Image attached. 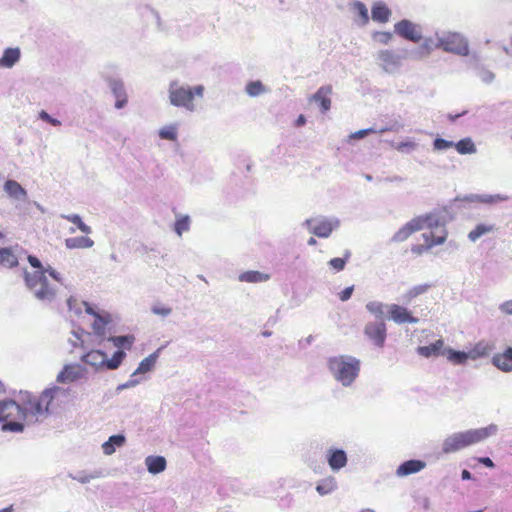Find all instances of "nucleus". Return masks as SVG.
Returning a JSON list of instances; mask_svg holds the SVG:
<instances>
[{"label": "nucleus", "mask_w": 512, "mask_h": 512, "mask_svg": "<svg viewBox=\"0 0 512 512\" xmlns=\"http://www.w3.org/2000/svg\"><path fill=\"white\" fill-rule=\"evenodd\" d=\"M21 58V50L18 47L6 48L0 57V68H12Z\"/></svg>", "instance_id": "24"}, {"label": "nucleus", "mask_w": 512, "mask_h": 512, "mask_svg": "<svg viewBox=\"0 0 512 512\" xmlns=\"http://www.w3.org/2000/svg\"><path fill=\"white\" fill-rule=\"evenodd\" d=\"M478 461L488 468H493L495 466L494 462L489 457H481Z\"/></svg>", "instance_id": "62"}, {"label": "nucleus", "mask_w": 512, "mask_h": 512, "mask_svg": "<svg viewBox=\"0 0 512 512\" xmlns=\"http://www.w3.org/2000/svg\"><path fill=\"white\" fill-rule=\"evenodd\" d=\"M327 462L333 471H338L347 464L346 452L342 449L330 448L326 454Z\"/></svg>", "instance_id": "18"}, {"label": "nucleus", "mask_w": 512, "mask_h": 512, "mask_svg": "<svg viewBox=\"0 0 512 512\" xmlns=\"http://www.w3.org/2000/svg\"><path fill=\"white\" fill-rule=\"evenodd\" d=\"M126 443V438L122 434L112 435L102 444L103 453L107 456L112 455L116 448L122 447Z\"/></svg>", "instance_id": "28"}, {"label": "nucleus", "mask_w": 512, "mask_h": 512, "mask_svg": "<svg viewBox=\"0 0 512 512\" xmlns=\"http://www.w3.org/2000/svg\"><path fill=\"white\" fill-rule=\"evenodd\" d=\"M364 335L377 347L382 348L387 337L384 320L368 322L364 327Z\"/></svg>", "instance_id": "11"}, {"label": "nucleus", "mask_w": 512, "mask_h": 512, "mask_svg": "<svg viewBox=\"0 0 512 512\" xmlns=\"http://www.w3.org/2000/svg\"><path fill=\"white\" fill-rule=\"evenodd\" d=\"M49 274L50 277H52L54 280H56L57 282H62V278H61V275L56 271L54 270L51 266H48L46 269H45V275L46 274Z\"/></svg>", "instance_id": "60"}, {"label": "nucleus", "mask_w": 512, "mask_h": 512, "mask_svg": "<svg viewBox=\"0 0 512 512\" xmlns=\"http://www.w3.org/2000/svg\"><path fill=\"white\" fill-rule=\"evenodd\" d=\"M190 229V218L189 216H183L176 220L174 225L175 232L181 236L184 232Z\"/></svg>", "instance_id": "46"}, {"label": "nucleus", "mask_w": 512, "mask_h": 512, "mask_svg": "<svg viewBox=\"0 0 512 512\" xmlns=\"http://www.w3.org/2000/svg\"><path fill=\"white\" fill-rule=\"evenodd\" d=\"M435 43H436V38H432V37H429V38H426L421 46V48L423 50H426V53L425 55H429L430 52L436 48L435 47Z\"/></svg>", "instance_id": "54"}, {"label": "nucleus", "mask_w": 512, "mask_h": 512, "mask_svg": "<svg viewBox=\"0 0 512 512\" xmlns=\"http://www.w3.org/2000/svg\"><path fill=\"white\" fill-rule=\"evenodd\" d=\"M467 114V110H464L463 112L459 113V114H448V119L451 121V122H455L458 118L464 116Z\"/></svg>", "instance_id": "64"}, {"label": "nucleus", "mask_w": 512, "mask_h": 512, "mask_svg": "<svg viewBox=\"0 0 512 512\" xmlns=\"http://www.w3.org/2000/svg\"><path fill=\"white\" fill-rule=\"evenodd\" d=\"M108 86L115 97V108L122 109L126 106L128 102V97L126 93V89L124 86V82L118 78H110L108 80Z\"/></svg>", "instance_id": "14"}, {"label": "nucleus", "mask_w": 512, "mask_h": 512, "mask_svg": "<svg viewBox=\"0 0 512 512\" xmlns=\"http://www.w3.org/2000/svg\"><path fill=\"white\" fill-rule=\"evenodd\" d=\"M61 218L66 219L67 221H69V222H71V223L75 224V225L77 226V228H78L81 232H83V233H85V234H90V233H92V229H91V227H90V226H88V225H86V224L82 221V219H81L80 215H78V214H67V215H66V214H62V215H61Z\"/></svg>", "instance_id": "40"}, {"label": "nucleus", "mask_w": 512, "mask_h": 512, "mask_svg": "<svg viewBox=\"0 0 512 512\" xmlns=\"http://www.w3.org/2000/svg\"><path fill=\"white\" fill-rule=\"evenodd\" d=\"M372 38L382 45H387L391 42L393 35L391 32L382 31L373 33Z\"/></svg>", "instance_id": "47"}, {"label": "nucleus", "mask_w": 512, "mask_h": 512, "mask_svg": "<svg viewBox=\"0 0 512 512\" xmlns=\"http://www.w3.org/2000/svg\"><path fill=\"white\" fill-rule=\"evenodd\" d=\"M327 367L333 379L347 388L359 376L361 362L351 355H338L328 358Z\"/></svg>", "instance_id": "4"}, {"label": "nucleus", "mask_w": 512, "mask_h": 512, "mask_svg": "<svg viewBox=\"0 0 512 512\" xmlns=\"http://www.w3.org/2000/svg\"><path fill=\"white\" fill-rule=\"evenodd\" d=\"M495 230V225L479 223L468 233V239L471 242H476L482 236L489 234Z\"/></svg>", "instance_id": "31"}, {"label": "nucleus", "mask_w": 512, "mask_h": 512, "mask_svg": "<svg viewBox=\"0 0 512 512\" xmlns=\"http://www.w3.org/2000/svg\"><path fill=\"white\" fill-rule=\"evenodd\" d=\"M455 201L478 202L479 194H469L464 197H457Z\"/></svg>", "instance_id": "61"}, {"label": "nucleus", "mask_w": 512, "mask_h": 512, "mask_svg": "<svg viewBox=\"0 0 512 512\" xmlns=\"http://www.w3.org/2000/svg\"><path fill=\"white\" fill-rule=\"evenodd\" d=\"M447 235H448V232H447L446 228H442L435 232L433 231L432 240L430 243H428L426 245V249H431L432 247H434L436 245L443 244L447 239Z\"/></svg>", "instance_id": "42"}, {"label": "nucleus", "mask_w": 512, "mask_h": 512, "mask_svg": "<svg viewBox=\"0 0 512 512\" xmlns=\"http://www.w3.org/2000/svg\"><path fill=\"white\" fill-rule=\"evenodd\" d=\"M416 219H420L422 229L429 228L431 230L436 229L437 231L445 228L446 220L443 215L438 213H430L425 216L415 217Z\"/></svg>", "instance_id": "20"}, {"label": "nucleus", "mask_w": 512, "mask_h": 512, "mask_svg": "<svg viewBox=\"0 0 512 512\" xmlns=\"http://www.w3.org/2000/svg\"><path fill=\"white\" fill-rule=\"evenodd\" d=\"M406 58L394 50H380L376 55L378 65L389 74L396 73L402 66V61Z\"/></svg>", "instance_id": "9"}, {"label": "nucleus", "mask_w": 512, "mask_h": 512, "mask_svg": "<svg viewBox=\"0 0 512 512\" xmlns=\"http://www.w3.org/2000/svg\"><path fill=\"white\" fill-rule=\"evenodd\" d=\"M498 430V426L492 423L482 428L454 432L443 440L441 452L446 455L459 452L469 446L481 443L489 437L495 436Z\"/></svg>", "instance_id": "2"}, {"label": "nucleus", "mask_w": 512, "mask_h": 512, "mask_svg": "<svg viewBox=\"0 0 512 512\" xmlns=\"http://www.w3.org/2000/svg\"><path fill=\"white\" fill-rule=\"evenodd\" d=\"M352 6H353L354 10L357 11V13L361 19L360 25H362V26L366 25L369 21V15H368V9L365 6V4L360 1H354L352 3Z\"/></svg>", "instance_id": "44"}, {"label": "nucleus", "mask_w": 512, "mask_h": 512, "mask_svg": "<svg viewBox=\"0 0 512 512\" xmlns=\"http://www.w3.org/2000/svg\"><path fill=\"white\" fill-rule=\"evenodd\" d=\"M39 118L45 122L50 123L53 126L61 125V122L58 119L51 117L46 111H41L39 113Z\"/></svg>", "instance_id": "55"}, {"label": "nucleus", "mask_w": 512, "mask_h": 512, "mask_svg": "<svg viewBox=\"0 0 512 512\" xmlns=\"http://www.w3.org/2000/svg\"><path fill=\"white\" fill-rule=\"evenodd\" d=\"M417 147H418V144L415 141L410 140V139L399 142L396 145H394V148L396 150H398L401 153H406V154L413 152L414 150L417 149Z\"/></svg>", "instance_id": "45"}, {"label": "nucleus", "mask_w": 512, "mask_h": 512, "mask_svg": "<svg viewBox=\"0 0 512 512\" xmlns=\"http://www.w3.org/2000/svg\"><path fill=\"white\" fill-rule=\"evenodd\" d=\"M268 275H265L258 271H247L239 276V280L248 283H258L268 280Z\"/></svg>", "instance_id": "38"}, {"label": "nucleus", "mask_w": 512, "mask_h": 512, "mask_svg": "<svg viewBox=\"0 0 512 512\" xmlns=\"http://www.w3.org/2000/svg\"><path fill=\"white\" fill-rule=\"evenodd\" d=\"M447 360L455 365H463L468 360L467 352L456 351L452 348L446 347L445 355Z\"/></svg>", "instance_id": "36"}, {"label": "nucleus", "mask_w": 512, "mask_h": 512, "mask_svg": "<svg viewBox=\"0 0 512 512\" xmlns=\"http://www.w3.org/2000/svg\"><path fill=\"white\" fill-rule=\"evenodd\" d=\"M69 477H71L74 480H77L78 482L82 484L89 483L92 479L96 478V475L87 474L85 472H80L77 475L69 474Z\"/></svg>", "instance_id": "51"}, {"label": "nucleus", "mask_w": 512, "mask_h": 512, "mask_svg": "<svg viewBox=\"0 0 512 512\" xmlns=\"http://www.w3.org/2000/svg\"><path fill=\"white\" fill-rule=\"evenodd\" d=\"M86 370L79 365H66L57 375V381L60 383H72L84 378Z\"/></svg>", "instance_id": "15"}, {"label": "nucleus", "mask_w": 512, "mask_h": 512, "mask_svg": "<svg viewBox=\"0 0 512 512\" xmlns=\"http://www.w3.org/2000/svg\"><path fill=\"white\" fill-rule=\"evenodd\" d=\"M64 394V389L58 386L45 389L40 396H28L23 406L14 400L0 401V422L2 431L22 432L24 425H31L46 419L50 413V405L59 395Z\"/></svg>", "instance_id": "1"}, {"label": "nucleus", "mask_w": 512, "mask_h": 512, "mask_svg": "<svg viewBox=\"0 0 512 512\" xmlns=\"http://www.w3.org/2000/svg\"><path fill=\"white\" fill-rule=\"evenodd\" d=\"M426 467V463L422 460H408L400 464L396 470L398 477H405L417 473Z\"/></svg>", "instance_id": "22"}, {"label": "nucleus", "mask_w": 512, "mask_h": 512, "mask_svg": "<svg viewBox=\"0 0 512 512\" xmlns=\"http://www.w3.org/2000/svg\"><path fill=\"white\" fill-rule=\"evenodd\" d=\"M349 255L350 253L347 252L345 258H333L328 262V265L335 271L340 272L345 268Z\"/></svg>", "instance_id": "48"}, {"label": "nucleus", "mask_w": 512, "mask_h": 512, "mask_svg": "<svg viewBox=\"0 0 512 512\" xmlns=\"http://www.w3.org/2000/svg\"><path fill=\"white\" fill-rule=\"evenodd\" d=\"M302 225L317 237L328 238L340 226V220L336 217L319 216L306 219Z\"/></svg>", "instance_id": "8"}, {"label": "nucleus", "mask_w": 512, "mask_h": 512, "mask_svg": "<svg viewBox=\"0 0 512 512\" xmlns=\"http://www.w3.org/2000/svg\"><path fill=\"white\" fill-rule=\"evenodd\" d=\"M332 87L330 85L320 87L317 92L312 96L311 100L320 105L323 113L327 112L331 107L330 95Z\"/></svg>", "instance_id": "21"}, {"label": "nucleus", "mask_w": 512, "mask_h": 512, "mask_svg": "<svg viewBox=\"0 0 512 512\" xmlns=\"http://www.w3.org/2000/svg\"><path fill=\"white\" fill-rule=\"evenodd\" d=\"M93 245L94 241L86 236L65 239V246L68 249L91 248Z\"/></svg>", "instance_id": "32"}, {"label": "nucleus", "mask_w": 512, "mask_h": 512, "mask_svg": "<svg viewBox=\"0 0 512 512\" xmlns=\"http://www.w3.org/2000/svg\"><path fill=\"white\" fill-rule=\"evenodd\" d=\"M158 135L161 139L176 141L178 138V125L170 124L160 128Z\"/></svg>", "instance_id": "39"}, {"label": "nucleus", "mask_w": 512, "mask_h": 512, "mask_svg": "<svg viewBox=\"0 0 512 512\" xmlns=\"http://www.w3.org/2000/svg\"><path fill=\"white\" fill-rule=\"evenodd\" d=\"M510 197L507 195L502 194H495V195H489V194H479V201L480 203L484 204H496L499 202L507 201Z\"/></svg>", "instance_id": "43"}, {"label": "nucleus", "mask_w": 512, "mask_h": 512, "mask_svg": "<svg viewBox=\"0 0 512 512\" xmlns=\"http://www.w3.org/2000/svg\"><path fill=\"white\" fill-rule=\"evenodd\" d=\"M3 190L13 201L25 202L28 199V193L16 180L9 179L4 182Z\"/></svg>", "instance_id": "16"}, {"label": "nucleus", "mask_w": 512, "mask_h": 512, "mask_svg": "<svg viewBox=\"0 0 512 512\" xmlns=\"http://www.w3.org/2000/svg\"><path fill=\"white\" fill-rule=\"evenodd\" d=\"M499 309L504 314L512 315V300H508V301L503 302L499 306Z\"/></svg>", "instance_id": "59"}, {"label": "nucleus", "mask_w": 512, "mask_h": 512, "mask_svg": "<svg viewBox=\"0 0 512 512\" xmlns=\"http://www.w3.org/2000/svg\"><path fill=\"white\" fill-rule=\"evenodd\" d=\"M152 312L154 314H156V315H160V316L166 317V316L171 314L172 309L170 307H167V306H153L152 307Z\"/></svg>", "instance_id": "57"}, {"label": "nucleus", "mask_w": 512, "mask_h": 512, "mask_svg": "<svg viewBox=\"0 0 512 512\" xmlns=\"http://www.w3.org/2000/svg\"><path fill=\"white\" fill-rule=\"evenodd\" d=\"M445 350L446 347L442 339H438L434 343H431L427 346H419L416 349L417 353L425 358L438 357L440 355L444 356Z\"/></svg>", "instance_id": "19"}, {"label": "nucleus", "mask_w": 512, "mask_h": 512, "mask_svg": "<svg viewBox=\"0 0 512 512\" xmlns=\"http://www.w3.org/2000/svg\"><path fill=\"white\" fill-rule=\"evenodd\" d=\"M454 147L461 155L475 154L477 152L476 145L470 137L463 138L460 141L454 143Z\"/></svg>", "instance_id": "34"}, {"label": "nucleus", "mask_w": 512, "mask_h": 512, "mask_svg": "<svg viewBox=\"0 0 512 512\" xmlns=\"http://www.w3.org/2000/svg\"><path fill=\"white\" fill-rule=\"evenodd\" d=\"M28 261L37 270L33 273L24 272L27 288L37 300L46 303L52 302L56 297V289L48 283L47 276L45 275L46 268L35 256L29 255Z\"/></svg>", "instance_id": "3"}, {"label": "nucleus", "mask_w": 512, "mask_h": 512, "mask_svg": "<svg viewBox=\"0 0 512 512\" xmlns=\"http://www.w3.org/2000/svg\"><path fill=\"white\" fill-rule=\"evenodd\" d=\"M354 291V286H349V287H346L344 290H342L338 296H339V299L342 301V302H345L347 300H349L352 296V293Z\"/></svg>", "instance_id": "58"}, {"label": "nucleus", "mask_w": 512, "mask_h": 512, "mask_svg": "<svg viewBox=\"0 0 512 512\" xmlns=\"http://www.w3.org/2000/svg\"><path fill=\"white\" fill-rule=\"evenodd\" d=\"M491 347L485 342H478L473 348L467 351V357L471 360H477L489 354Z\"/></svg>", "instance_id": "35"}, {"label": "nucleus", "mask_w": 512, "mask_h": 512, "mask_svg": "<svg viewBox=\"0 0 512 512\" xmlns=\"http://www.w3.org/2000/svg\"><path fill=\"white\" fill-rule=\"evenodd\" d=\"M145 465L151 474H158L166 469V459L163 456H147Z\"/></svg>", "instance_id": "29"}, {"label": "nucleus", "mask_w": 512, "mask_h": 512, "mask_svg": "<svg viewBox=\"0 0 512 512\" xmlns=\"http://www.w3.org/2000/svg\"><path fill=\"white\" fill-rule=\"evenodd\" d=\"M421 221L420 219L413 218L407 222L393 235L392 241L397 243L403 242L414 232L422 230Z\"/></svg>", "instance_id": "17"}, {"label": "nucleus", "mask_w": 512, "mask_h": 512, "mask_svg": "<svg viewBox=\"0 0 512 512\" xmlns=\"http://www.w3.org/2000/svg\"><path fill=\"white\" fill-rule=\"evenodd\" d=\"M161 348L144 358L138 365L137 369L132 373L133 377L137 378L140 374H145L152 371L159 358Z\"/></svg>", "instance_id": "25"}, {"label": "nucleus", "mask_w": 512, "mask_h": 512, "mask_svg": "<svg viewBox=\"0 0 512 512\" xmlns=\"http://www.w3.org/2000/svg\"><path fill=\"white\" fill-rule=\"evenodd\" d=\"M389 305L390 304H385V303L380 302V301H369L365 305V308H366V310L369 313L374 315L377 319L383 320L385 312L388 313V306Z\"/></svg>", "instance_id": "33"}, {"label": "nucleus", "mask_w": 512, "mask_h": 512, "mask_svg": "<svg viewBox=\"0 0 512 512\" xmlns=\"http://www.w3.org/2000/svg\"><path fill=\"white\" fill-rule=\"evenodd\" d=\"M492 363L503 372L512 371V348L508 347L503 353L495 354Z\"/></svg>", "instance_id": "23"}, {"label": "nucleus", "mask_w": 512, "mask_h": 512, "mask_svg": "<svg viewBox=\"0 0 512 512\" xmlns=\"http://www.w3.org/2000/svg\"><path fill=\"white\" fill-rule=\"evenodd\" d=\"M478 76L486 84L492 83L494 81V79H495V74L492 71L488 70V69H481L478 72Z\"/></svg>", "instance_id": "52"}, {"label": "nucleus", "mask_w": 512, "mask_h": 512, "mask_svg": "<svg viewBox=\"0 0 512 512\" xmlns=\"http://www.w3.org/2000/svg\"><path fill=\"white\" fill-rule=\"evenodd\" d=\"M17 247L0 249V266L5 268H13L18 264Z\"/></svg>", "instance_id": "27"}, {"label": "nucleus", "mask_w": 512, "mask_h": 512, "mask_svg": "<svg viewBox=\"0 0 512 512\" xmlns=\"http://www.w3.org/2000/svg\"><path fill=\"white\" fill-rule=\"evenodd\" d=\"M452 147H454L453 141L445 140L443 138H436L433 141V148H434V150H437V151L447 150Z\"/></svg>", "instance_id": "49"}, {"label": "nucleus", "mask_w": 512, "mask_h": 512, "mask_svg": "<svg viewBox=\"0 0 512 512\" xmlns=\"http://www.w3.org/2000/svg\"><path fill=\"white\" fill-rule=\"evenodd\" d=\"M394 32L398 36L414 43L420 42L423 38L421 25L408 19H402L395 23Z\"/></svg>", "instance_id": "10"}, {"label": "nucleus", "mask_w": 512, "mask_h": 512, "mask_svg": "<svg viewBox=\"0 0 512 512\" xmlns=\"http://www.w3.org/2000/svg\"><path fill=\"white\" fill-rule=\"evenodd\" d=\"M126 353L123 350H117L112 358L108 359L106 353L101 350H91L82 356V361L96 370L103 368L116 370L122 364Z\"/></svg>", "instance_id": "7"}, {"label": "nucleus", "mask_w": 512, "mask_h": 512, "mask_svg": "<svg viewBox=\"0 0 512 512\" xmlns=\"http://www.w3.org/2000/svg\"><path fill=\"white\" fill-rule=\"evenodd\" d=\"M436 48H441L446 52L460 56L469 54V43L467 38L458 32L443 31L435 33Z\"/></svg>", "instance_id": "6"}, {"label": "nucleus", "mask_w": 512, "mask_h": 512, "mask_svg": "<svg viewBox=\"0 0 512 512\" xmlns=\"http://www.w3.org/2000/svg\"><path fill=\"white\" fill-rule=\"evenodd\" d=\"M388 318L399 325L404 323L416 324L419 321L418 318L411 315L407 308L397 304L388 306Z\"/></svg>", "instance_id": "13"}, {"label": "nucleus", "mask_w": 512, "mask_h": 512, "mask_svg": "<svg viewBox=\"0 0 512 512\" xmlns=\"http://www.w3.org/2000/svg\"><path fill=\"white\" fill-rule=\"evenodd\" d=\"M205 88L203 85L189 86L185 83L172 81L168 88V98L172 106L183 108L188 112L196 111V100L202 99Z\"/></svg>", "instance_id": "5"}, {"label": "nucleus", "mask_w": 512, "mask_h": 512, "mask_svg": "<svg viewBox=\"0 0 512 512\" xmlns=\"http://www.w3.org/2000/svg\"><path fill=\"white\" fill-rule=\"evenodd\" d=\"M140 382V379L133 377V375L131 374L130 379L125 383L119 384L116 388V391L120 392L125 389L133 388L137 386Z\"/></svg>", "instance_id": "50"}, {"label": "nucleus", "mask_w": 512, "mask_h": 512, "mask_svg": "<svg viewBox=\"0 0 512 512\" xmlns=\"http://www.w3.org/2000/svg\"><path fill=\"white\" fill-rule=\"evenodd\" d=\"M428 288H429V285H427V284L415 286L409 290L408 296H409V298H414L418 295L425 293L428 290Z\"/></svg>", "instance_id": "53"}, {"label": "nucleus", "mask_w": 512, "mask_h": 512, "mask_svg": "<svg viewBox=\"0 0 512 512\" xmlns=\"http://www.w3.org/2000/svg\"><path fill=\"white\" fill-rule=\"evenodd\" d=\"M375 132H377V131L374 128L362 129V130L352 133L350 135V138L351 139H362L365 136L369 135L370 133H375Z\"/></svg>", "instance_id": "56"}, {"label": "nucleus", "mask_w": 512, "mask_h": 512, "mask_svg": "<svg viewBox=\"0 0 512 512\" xmlns=\"http://www.w3.org/2000/svg\"><path fill=\"white\" fill-rule=\"evenodd\" d=\"M245 92L250 97H257L268 92V88L259 80L250 81L245 87Z\"/></svg>", "instance_id": "37"}, {"label": "nucleus", "mask_w": 512, "mask_h": 512, "mask_svg": "<svg viewBox=\"0 0 512 512\" xmlns=\"http://www.w3.org/2000/svg\"><path fill=\"white\" fill-rule=\"evenodd\" d=\"M371 14L374 21L386 23L389 21L392 12L384 2L378 1L373 4Z\"/></svg>", "instance_id": "26"}, {"label": "nucleus", "mask_w": 512, "mask_h": 512, "mask_svg": "<svg viewBox=\"0 0 512 512\" xmlns=\"http://www.w3.org/2000/svg\"><path fill=\"white\" fill-rule=\"evenodd\" d=\"M82 305L85 306V311L94 316L95 320L92 324L93 331L96 335L103 337L106 333V325L110 323V315L108 313H99L93 307H91L87 302H82Z\"/></svg>", "instance_id": "12"}, {"label": "nucleus", "mask_w": 512, "mask_h": 512, "mask_svg": "<svg viewBox=\"0 0 512 512\" xmlns=\"http://www.w3.org/2000/svg\"><path fill=\"white\" fill-rule=\"evenodd\" d=\"M412 252L416 254H422L424 251H427L426 245H417L412 247Z\"/></svg>", "instance_id": "63"}, {"label": "nucleus", "mask_w": 512, "mask_h": 512, "mask_svg": "<svg viewBox=\"0 0 512 512\" xmlns=\"http://www.w3.org/2000/svg\"><path fill=\"white\" fill-rule=\"evenodd\" d=\"M337 481L334 477H326L320 480L316 485V491L321 496L329 495L337 489Z\"/></svg>", "instance_id": "30"}, {"label": "nucleus", "mask_w": 512, "mask_h": 512, "mask_svg": "<svg viewBox=\"0 0 512 512\" xmlns=\"http://www.w3.org/2000/svg\"><path fill=\"white\" fill-rule=\"evenodd\" d=\"M109 341H111L115 347L130 349L135 341V337L133 335L112 336L109 338Z\"/></svg>", "instance_id": "41"}]
</instances>
